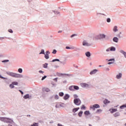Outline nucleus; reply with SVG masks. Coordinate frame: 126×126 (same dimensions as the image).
<instances>
[{
  "label": "nucleus",
  "instance_id": "nucleus-41",
  "mask_svg": "<svg viewBox=\"0 0 126 126\" xmlns=\"http://www.w3.org/2000/svg\"><path fill=\"white\" fill-rule=\"evenodd\" d=\"M108 62H115V59H112L108 60Z\"/></svg>",
  "mask_w": 126,
  "mask_h": 126
},
{
  "label": "nucleus",
  "instance_id": "nucleus-47",
  "mask_svg": "<svg viewBox=\"0 0 126 126\" xmlns=\"http://www.w3.org/2000/svg\"><path fill=\"white\" fill-rule=\"evenodd\" d=\"M74 98H75V99H76V98H77V97H78V96H77V94H74Z\"/></svg>",
  "mask_w": 126,
  "mask_h": 126
},
{
  "label": "nucleus",
  "instance_id": "nucleus-55",
  "mask_svg": "<svg viewBox=\"0 0 126 126\" xmlns=\"http://www.w3.org/2000/svg\"><path fill=\"white\" fill-rule=\"evenodd\" d=\"M62 32H63V31H59L58 32V33H62Z\"/></svg>",
  "mask_w": 126,
  "mask_h": 126
},
{
  "label": "nucleus",
  "instance_id": "nucleus-39",
  "mask_svg": "<svg viewBox=\"0 0 126 126\" xmlns=\"http://www.w3.org/2000/svg\"><path fill=\"white\" fill-rule=\"evenodd\" d=\"M18 72H20V73H22V69L19 68Z\"/></svg>",
  "mask_w": 126,
  "mask_h": 126
},
{
  "label": "nucleus",
  "instance_id": "nucleus-15",
  "mask_svg": "<svg viewBox=\"0 0 126 126\" xmlns=\"http://www.w3.org/2000/svg\"><path fill=\"white\" fill-rule=\"evenodd\" d=\"M122 77V73H120L119 74H118L117 75V78H118V79H120V78H121Z\"/></svg>",
  "mask_w": 126,
  "mask_h": 126
},
{
  "label": "nucleus",
  "instance_id": "nucleus-30",
  "mask_svg": "<svg viewBox=\"0 0 126 126\" xmlns=\"http://www.w3.org/2000/svg\"><path fill=\"white\" fill-rule=\"evenodd\" d=\"M13 85H18V83L17 82H13L12 83Z\"/></svg>",
  "mask_w": 126,
  "mask_h": 126
},
{
  "label": "nucleus",
  "instance_id": "nucleus-51",
  "mask_svg": "<svg viewBox=\"0 0 126 126\" xmlns=\"http://www.w3.org/2000/svg\"><path fill=\"white\" fill-rule=\"evenodd\" d=\"M0 78H2V79H5V78L1 76V75H0Z\"/></svg>",
  "mask_w": 126,
  "mask_h": 126
},
{
  "label": "nucleus",
  "instance_id": "nucleus-27",
  "mask_svg": "<svg viewBox=\"0 0 126 126\" xmlns=\"http://www.w3.org/2000/svg\"><path fill=\"white\" fill-rule=\"evenodd\" d=\"M125 108H126V104H124L120 106V109H125Z\"/></svg>",
  "mask_w": 126,
  "mask_h": 126
},
{
  "label": "nucleus",
  "instance_id": "nucleus-28",
  "mask_svg": "<svg viewBox=\"0 0 126 126\" xmlns=\"http://www.w3.org/2000/svg\"><path fill=\"white\" fill-rule=\"evenodd\" d=\"M110 51H116V48H115L114 47H110Z\"/></svg>",
  "mask_w": 126,
  "mask_h": 126
},
{
  "label": "nucleus",
  "instance_id": "nucleus-3",
  "mask_svg": "<svg viewBox=\"0 0 126 126\" xmlns=\"http://www.w3.org/2000/svg\"><path fill=\"white\" fill-rule=\"evenodd\" d=\"M1 121H2L4 123H10V122H12L11 119L6 118H1Z\"/></svg>",
  "mask_w": 126,
  "mask_h": 126
},
{
  "label": "nucleus",
  "instance_id": "nucleus-6",
  "mask_svg": "<svg viewBox=\"0 0 126 126\" xmlns=\"http://www.w3.org/2000/svg\"><path fill=\"white\" fill-rule=\"evenodd\" d=\"M83 46H91V44L88 43L87 42H86V41L84 40L83 42Z\"/></svg>",
  "mask_w": 126,
  "mask_h": 126
},
{
  "label": "nucleus",
  "instance_id": "nucleus-59",
  "mask_svg": "<svg viewBox=\"0 0 126 126\" xmlns=\"http://www.w3.org/2000/svg\"><path fill=\"white\" fill-rule=\"evenodd\" d=\"M27 117H31L30 115H27Z\"/></svg>",
  "mask_w": 126,
  "mask_h": 126
},
{
  "label": "nucleus",
  "instance_id": "nucleus-2",
  "mask_svg": "<svg viewBox=\"0 0 126 126\" xmlns=\"http://www.w3.org/2000/svg\"><path fill=\"white\" fill-rule=\"evenodd\" d=\"M74 103L76 106H79L81 104V100L79 98H75L74 99Z\"/></svg>",
  "mask_w": 126,
  "mask_h": 126
},
{
  "label": "nucleus",
  "instance_id": "nucleus-22",
  "mask_svg": "<svg viewBox=\"0 0 126 126\" xmlns=\"http://www.w3.org/2000/svg\"><path fill=\"white\" fill-rule=\"evenodd\" d=\"M103 103H104V104H108V103H110V101H109V100H108V99H105L103 101Z\"/></svg>",
  "mask_w": 126,
  "mask_h": 126
},
{
  "label": "nucleus",
  "instance_id": "nucleus-46",
  "mask_svg": "<svg viewBox=\"0 0 126 126\" xmlns=\"http://www.w3.org/2000/svg\"><path fill=\"white\" fill-rule=\"evenodd\" d=\"M8 32H9L10 33H13V32L12 31V30H11V29L8 30Z\"/></svg>",
  "mask_w": 126,
  "mask_h": 126
},
{
  "label": "nucleus",
  "instance_id": "nucleus-13",
  "mask_svg": "<svg viewBox=\"0 0 126 126\" xmlns=\"http://www.w3.org/2000/svg\"><path fill=\"white\" fill-rule=\"evenodd\" d=\"M79 110V107L76 108H74L72 110L73 113H75V112H77Z\"/></svg>",
  "mask_w": 126,
  "mask_h": 126
},
{
  "label": "nucleus",
  "instance_id": "nucleus-4",
  "mask_svg": "<svg viewBox=\"0 0 126 126\" xmlns=\"http://www.w3.org/2000/svg\"><path fill=\"white\" fill-rule=\"evenodd\" d=\"M98 108H100V105L98 104H95L91 106V108L93 109V110H95V109H97Z\"/></svg>",
  "mask_w": 126,
  "mask_h": 126
},
{
  "label": "nucleus",
  "instance_id": "nucleus-53",
  "mask_svg": "<svg viewBox=\"0 0 126 126\" xmlns=\"http://www.w3.org/2000/svg\"><path fill=\"white\" fill-rule=\"evenodd\" d=\"M74 36H76V34H73L71 36V38H72V37H74Z\"/></svg>",
  "mask_w": 126,
  "mask_h": 126
},
{
  "label": "nucleus",
  "instance_id": "nucleus-11",
  "mask_svg": "<svg viewBox=\"0 0 126 126\" xmlns=\"http://www.w3.org/2000/svg\"><path fill=\"white\" fill-rule=\"evenodd\" d=\"M86 56L88 58H90V57L91 56V54H90V52H87L86 53Z\"/></svg>",
  "mask_w": 126,
  "mask_h": 126
},
{
  "label": "nucleus",
  "instance_id": "nucleus-5",
  "mask_svg": "<svg viewBox=\"0 0 126 126\" xmlns=\"http://www.w3.org/2000/svg\"><path fill=\"white\" fill-rule=\"evenodd\" d=\"M106 35L104 34H99L98 35L97 39H104V38H105Z\"/></svg>",
  "mask_w": 126,
  "mask_h": 126
},
{
  "label": "nucleus",
  "instance_id": "nucleus-48",
  "mask_svg": "<svg viewBox=\"0 0 126 126\" xmlns=\"http://www.w3.org/2000/svg\"><path fill=\"white\" fill-rule=\"evenodd\" d=\"M110 51H111V48H109L107 49H106V52H110Z\"/></svg>",
  "mask_w": 126,
  "mask_h": 126
},
{
  "label": "nucleus",
  "instance_id": "nucleus-17",
  "mask_svg": "<svg viewBox=\"0 0 126 126\" xmlns=\"http://www.w3.org/2000/svg\"><path fill=\"white\" fill-rule=\"evenodd\" d=\"M114 116L115 118H117V117H119V116H120V113L117 112L114 114Z\"/></svg>",
  "mask_w": 126,
  "mask_h": 126
},
{
  "label": "nucleus",
  "instance_id": "nucleus-40",
  "mask_svg": "<svg viewBox=\"0 0 126 126\" xmlns=\"http://www.w3.org/2000/svg\"><path fill=\"white\" fill-rule=\"evenodd\" d=\"M52 54H57V50L55 49L53 50V51L52 52Z\"/></svg>",
  "mask_w": 126,
  "mask_h": 126
},
{
  "label": "nucleus",
  "instance_id": "nucleus-37",
  "mask_svg": "<svg viewBox=\"0 0 126 126\" xmlns=\"http://www.w3.org/2000/svg\"><path fill=\"white\" fill-rule=\"evenodd\" d=\"M59 96H60V97H63V93H60Z\"/></svg>",
  "mask_w": 126,
  "mask_h": 126
},
{
  "label": "nucleus",
  "instance_id": "nucleus-36",
  "mask_svg": "<svg viewBox=\"0 0 126 126\" xmlns=\"http://www.w3.org/2000/svg\"><path fill=\"white\" fill-rule=\"evenodd\" d=\"M45 91H46V92H50V89H49V88H45Z\"/></svg>",
  "mask_w": 126,
  "mask_h": 126
},
{
  "label": "nucleus",
  "instance_id": "nucleus-20",
  "mask_svg": "<svg viewBox=\"0 0 126 126\" xmlns=\"http://www.w3.org/2000/svg\"><path fill=\"white\" fill-rule=\"evenodd\" d=\"M24 99H28L29 98V94H27L24 96Z\"/></svg>",
  "mask_w": 126,
  "mask_h": 126
},
{
  "label": "nucleus",
  "instance_id": "nucleus-57",
  "mask_svg": "<svg viewBox=\"0 0 126 126\" xmlns=\"http://www.w3.org/2000/svg\"><path fill=\"white\" fill-rule=\"evenodd\" d=\"M106 70H110V69L109 68H107Z\"/></svg>",
  "mask_w": 126,
  "mask_h": 126
},
{
  "label": "nucleus",
  "instance_id": "nucleus-32",
  "mask_svg": "<svg viewBox=\"0 0 126 126\" xmlns=\"http://www.w3.org/2000/svg\"><path fill=\"white\" fill-rule=\"evenodd\" d=\"M102 112V110L101 109H98L97 111H96V113L97 114H100V113H101Z\"/></svg>",
  "mask_w": 126,
  "mask_h": 126
},
{
  "label": "nucleus",
  "instance_id": "nucleus-24",
  "mask_svg": "<svg viewBox=\"0 0 126 126\" xmlns=\"http://www.w3.org/2000/svg\"><path fill=\"white\" fill-rule=\"evenodd\" d=\"M79 89V87L77 86H74V90H78Z\"/></svg>",
  "mask_w": 126,
  "mask_h": 126
},
{
  "label": "nucleus",
  "instance_id": "nucleus-25",
  "mask_svg": "<svg viewBox=\"0 0 126 126\" xmlns=\"http://www.w3.org/2000/svg\"><path fill=\"white\" fill-rule=\"evenodd\" d=\"M117 109H112V111H111V113L113 114V113H115V112H117Z\"/></svg>",
  "mask_w": 126,
  "mask_h": 126
},
{
  "label": "nucleus",
  "instance_id": "nucleus-31",
  "mask_svg": "<svg viewBox=\"0 0 126 126\" xmlns=\"http://www.w3.org/2000/svg\"><path fill=\"white\" fill-rule=\"evenodd\" d=\"M9 87H10V88H11V89L14 88V85H13V83H12L11 84H10Z\"/></svg>",
  "mask_w": 126,
  "mask_h": 126
},
{
  "label": "nucleus",
  "instance_id": "nucleus-1",
  "mask_svg": "<svg viewBox=\"0 0 126 126\" xmlns=\"http://www.w3.org/2000/svg\"><path fill=\"white\" fill-rule=\"evenodd\" d=\"M6 73L8 75L12 76V77H15V78H21V77H23L22 75L20 74H16L11 72H7Z\"/></svg>",
  "mask_w": 126,
  "mask_h": 126
},
{
  "label": "nucleus",
  "instance_id": "nucleus-21",
  "mask_svg": "<svg viewBox=\"0 0 126 126\" xmlns=\"http://www.w3.org/2000/svg\"><path fill=\"white\" fill-rule=\"evenodd\" d=\"M86 107L84 105H82V106L81 107V110H86Z\"/></svg>",
  "mask_w": 126,
  "mask_h": 126
},
{
  "label": "nucleus",
  "instance_id": "nucleus-35",
  "mask_svg": "<svg viewBox=\"0 0 126 126\" xmlns=\"http://www.w3.org/2000/svg\"><path fill=\"white\" fill-rule=\"evenodd\" d=\"M53 63L55 62H60V60L59 59H54L53 60H52Z\"/></svg>",
  "mask_w": 126,
  "mask_h": 126
},
{
  "label": "nucleus",
  "instance_id": "nucleus-8",
  "mask_svg": "<svg viewBox=\"0 0 126 126\" xmlns=\"http://www.w3.org/2000/svg\"><path fill=\"white\" fill-rule=\"evenodd\" d=\"M120 52L124 55L126 59V52L123 50H120Z\"/></svg>",
  "mask_w": 126,
  "mask_h": 126
},
{
  "label": "nucleus",
  "instance_id": "nucleus-33",
  "mask_svg": "<svg viewBox=\"0 0 126 126\" xmlns=\"http://www.w3.org/2000/svg\"><path fill=\"white\" fill-rule=\"evenodd\" d=\"M38 123H34L33 124V125H32V126H38Z\"/></svg>",
  "mask_w": 126,
  "mask_h": 126
},
{
  "label": "nucleus",
  "instance_id": "nucleus-61",
  "mask_svg": "<svg viewBox=\"0 0 126 126\" xmlns=\"http://www.w3.org/2000/svg\"><path fill=\"white\" fill-rule=\"evenodd\" d=\"M99 66V67H101V66H102V65H100Z\"/></svg>",
  "mask_w": 126,
  "mask_h": 126
},
{
  "label": "nucleus",
  "instance_id": "nucleus-7",
  "mask_svg": "<svg viewBox=\"0 0 126 126\" xmlns=\"http://www.w3.org/2000/svg\"><path fill=\"white\" fill-rule=\"evenodd\" d=\"M68 98H69V95H68V94H65L63 97L64 100H67Z\"/></svg>",
  "mask_w": 126,
  "mask_h": 126
},
{
  "label": "nucleus",
  "instance_id": "nucleus-16",
  "mask_svg": "<svg viewBox=\"0 0 126 126\" xmlns=\"http://www.w3.org/2000/svg\"><path fill=\"white\" fill-rule=\"evenodd\" d=\"M57 75H58V76H62L63 75H66L65 74H63V73H57Z\"/></svg>",
  "mask_w": 126,
  "mask_h": 126
},
{
  "label": "nucleus",
  "instance_id": "nucleus-12",
  "mask_svg": "<svg viewBox=\"0 0 126 126\" xmlns=\"http://www.w3.org/2000/svg\"><path fill=\"white\" fill-rule=\"evenodd\" d=\"M69 90H70V91H74V86H71L69 87Z\"/></svg>",
  "mask_w": 126,
  "mask_h": 126
},
{
  "label": "nucleus",
  "instance_id": "nucleus-60",
  "mask_svg": "<svg viewBox=\"0 0 126 126\" xmlns=\"http://www.w3.org/2000/svg\"><path fill=\"white\" fill-rule=\"evenodd\" d=\"M89 126H92V125H91V124H89Z\"/></svg>",
  "mask_w": 126,
  "mask_h": 126
},
{
  "label": "nucleus",
  "instance_id": "nucleus-52",
  "mask_svg": "<svg viewBox=\"0 0 126 126\" xmlns=\"http://www.w3.org/2000/svg\"><path fill=\"white\" fill-rule=\"evenodd\" d=\"M112 63H114V62H109L108 63V64H112Z\"/></svg>",
  "mask_w": 126,
  "mask_h": 126
},
{
  "label": "nucleus",
  "instance_id": "nucleus-14",
  "mask_svg": "<svg viewBox=\"0 0 126 126\" xmlns=\"http://www.w3.org/2000/svg\"><path fill=\"white\" fill-rule=\"evenodd\" d=\"M84 114L86 116H89V115H90V112L89 111H85Z\"/></svg>",
  "mask_w": 126,
  "mask_h": 126
},
{
  "label": "nucleus",
  "instance_id": "nucleus-44",
  "mask_svg": "<svg viewBox=\"0 0 126 126\" xmlns=\"http://www.w3.org/2000/svg\"><path fill=\"white\" fill-rule=\"evenodd\" d=\"M45 78H47V76H44V77H43L41 79V80H44V79H45Z\"/></svg>",
  "mask_w": 126,
  "mask_h": 126
},
{
  "label": "nucleus",
  "instance_id": "nucleus-34",
  "mask_svg": "<svg viewBox=\"0 0 126 126\" xmlns=\"http://www.w3.org/2000/svg\"><path fill=\"white\" fill-rule=\"evenodd\" d=\"M39 54H43V55H45V51H44L43 49H42L41 52Z\"/></svg>",
  "mask_w": 126,
  "mask_h": 126
},
{
  "label": "nucleus",
  "instance_id": "nucleus-9",
  "mask_svg": "<svg viewBox=\"0 0 126 126\" xmlns=\"http://www.w3.org/2000/svg\"><path fill=\"white\" fill-rule=\"evenodd\" d=\"M97 70L96 69H94V70L90 72V74L92 75V74H94L95 73H96V72H97Z\"/></svg>",
  "mask_w": 126,
  "mask_h": 126
},
{
  "label": "nucleus",
  "instance_id": "nucleus-18",
  "mask_svg": "<svg viewBox=\"0 0 126 126\" xmlns=\"http://www.w3.org/2000/svg\"><path fill=\"white\" fill-rule=\"evenodd\" d=\"M43 67H44V68H47V67H48V63H45L43 64Z\"/></svg>",
  "mask_w": 126,
  "mask_h": 126
},
{
  "label": "nucleus",
  "instance_id": "nucleus-26",
  "mask_svg": "<svg viewBox=\"0 0 126 126\" xmlns=\"http://www.w3.org/2000/svg\"><path fill=\"white\" fill-rule=\"evenodd\" d=\"M44 57L46 60H48L49 58V55L48 54H44Z\"/></svg>",
  "mask_w": 126,
  "mask_h": 126
},
{
  "label": "nucleus",
  "instance_id": "nucleus-23",
  "mask_svg": "<svg viewBox=\"0 0 126 126\" xmlns=\"http://www.w3.org/2000/svg\"><path fill=\"white\" fill-rule=\"evenodd\" d=\"M82 114H83V112L81 111H80L78 113L79 117H82Z\"/></svg>",
  "mask_w": 126,
  "mask_h": 126
},
{
  "label": "nucleus",
  "instance_id": "nucleus-49",
  "mask_svg": "<svg viewBox=\"0 0 126 126\" xmlns=\"http://www.w3.org/2000/svg\"><path fill=\"white\" fill-rule=\"evenodd\" d=\"M19 92H20V93L22 95H23L24 93L23 92H22V91L21 90H19Z\"/></svg>",
  "mask_w": 126,
  "mask_h": 126
},
{
  "label": "nucleus",
  "instance_id": "nucleus-62",
  "mask_svg": "<svg viewBox=\"0 0 126 126\" xmlns=\"http://www.w3.org/2000/svg\"><path fill=\"white\" fill-rule=\"evenodd\" d=\"M125 126H126V123L125 124Z\"/></svg>",
  "mask_w": 126,
  "mask_h": 126
},
{
  "label": "nucleus",
  "instance_id": "nucleus-19",
  "mask_svg": "<svg viewBox=\"0 0 126 126\" xmlns=\"http://www.w3.org/2000/svg\"><path fill=\"white\" fill-rule=\"evenodd\" d=\"M113 31L114 32H117V31H118V27L115 26L114 29H113Z\"/></svg>",
  "mask_w": 126,
  "mask_h": 126
},
{
  "label": "nucleus",
  "instance_id": "nucleus-42",
  "mask_svg": "<svg viewBox=\"0 0 126 126\" xmlns=\"http://www.w3.org/2000/svg\"><path fill=\"white\" fill-rule=\"evenodd\" d=\"M55 99H56V100H58V99H59V95H56L55 96Z\"/></svg>",
  "mask_w": 126,
  "mask_h": 126
},
{
  "label": "nucleus",
  "instance_id": "nucleus-58",
  "mask_svg": "<svg viewBox=\"0 0 126 126\" xmlns=\"http://www.w3.org/2000/svg\"><path fill=\"white\" fill-rule=\"evenodd\" d=\"M8 126H12V125L9 124V125H8Z\"/></svg>",
  "mask_w": 126,
  "mask_h": 126
},
{
  "label": "nucleus",
  "instance_id": "nucleus-54",
  "mask_svg": "<svg viewBox=\"0 0 126 126\" xmlns=\"http://www.w3.org/2000/svg\"><path fill=\"white\" fill-rule=\"evenodd\" d=\"M65 48L67 49H70V47H69L68 46H67V47H66Z\"/></svg>",
  "mask_w": 126,
  "mask_h": 126
},
{
  "label": "nucleus",
  "instance_id": "nucleus-10",
  "mask_svg": "<svg viewBox=\"0 0 126 126\" xmlns=\"http://www.w3.org/2000/svg\"><path fill=\"white\" fill-rule=\"evenodd\" d=\"M113 41L114 42H115V43H118L119 41V38H118V37H115L113 38Z\"/></svg>",
  "mask_w": 126,
  "mask_h": 126
},
{
  "label": "nucleus",
  "instance_id": "nucleus-50",
  "mask_svg": "<svg viewBox=\"0 0 126 126\" xmlns=\"http://www.w3.org/2000/svg\"><path fill=\"white\" fill-rule=\"evenodd\" d=\"M39 73H44V71H43L42 70H39Z\"/></svg>",
  "mask_w": 126,
  "mask_h": 126
},
{
  "label": "nucleus",
  "instance_id": "nucleus-56",
  "mask_svg": "<svg viewBox=\"0 0 126 126\" xmlns=\"http://www.w3.org/2000/svg\"><path fill=\"white\" fill-rule=\"evenodd\" d=\"M54 80H56V81H57V80H58V78H56L55 79H54Z\"/></svg>",
  "mask_w": 126,
  "mask_h": 126
},
{
  "label": "nucleus",
  "instance_id": "nucleus-29",
  "mask_svg": "<svg viewBox=\"0 0 126 126\" xmlns=\"http://www.w3.org/2000/svg\"><path fill=\"white\" fill-rule=\"evenodd\" d=\"M82 86H83L84 87H88V84H85V83L82 84Z\"/></svg>",
  "mask_w": 126,
  "mask_h": 126
},
{
  "label": "nucleus",
  "instance_id": "nucleus-38",
  "mask_svg": "<svg viewBox=\"0 0 126 126\" xmlns=\"http://www.w3.org/2000/svg\"><path fill=\"white\" fill-rule=\"evenodd\" d=\"M8 62H9V60H4V61H2V63H8Z\"/></svg>",
  "mask_w": 126,
  "mask_h": 126
},
{
  "label": "nucleus",
  "instance_id": "nucleus-45",
  "mask_svg": "<svg viewBox=\"0 0 126 126\" xmlns=\"http://www.w3.org/2000/svg\"><path fill=\"white\" fill-rule=\"evenodd\" d=\"M107 22H111V19L110 18H107Z\"/></svg>",
  "mask_w": 126,
  "mask_h": 126
},
{
  "label": "nucleus",
  "instance_id": "nucleus-43",
  "mask_svg": "<svg viewBox=\"0 0 126 126\" xmlns=\"http://www.w3.org/2000/svg\"><path fill=\"white\" fill-rule=\"evenodd\" d=\"M45 55H50V51H47L46 52Z\"/></svg>",
  "mask_w": 126,
  "mask_h": 126
}]
</instances>
